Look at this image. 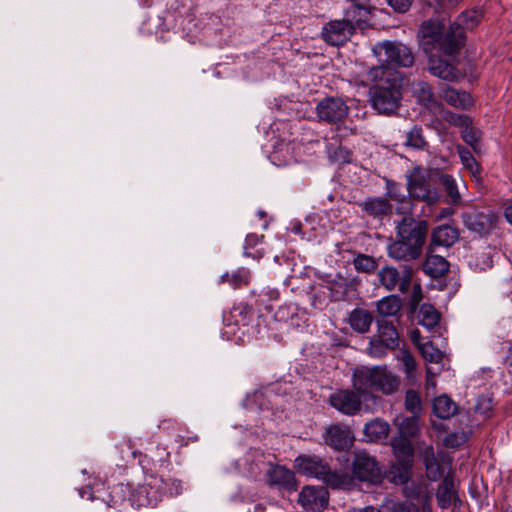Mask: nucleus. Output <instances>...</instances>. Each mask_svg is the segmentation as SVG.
<instances>
[{
  "mask_svg": "<svg viewBox=\"0 0 512 512\" xmlns=\"http://www.w3.org/2000/svg\"><path fill=\"white\" fill-rule=\"evenodd\" d=\"M355 82L363 87L371 85L369 102L378 113L391 115L398 109L402 92L395 71L383 64L373 66L357 77Z\"/></svg>",
  "mask_w": 512,
  "mask_h": 512,
  "instance_id": "1",
  "label": "nucleus"
},
{
  "mask_svg": "<svg viewBox=\"0 0 512 512\" xmlns=\"http://www.w3.org/2000/svg\"><path fill=\"white\" fill-rule=\"evenodd\" d=\"M182 491L181 482L172 477L147 474L143 482L132 489L129 500L132 506L156 507L165 497L177 496Z\"/></svg>",
  "mask_w": 512,
  "mask_h": 512,
  "instance_id": "2",
  "label": "nucleus"
},
{
  "mask_svg": "<svg viewBox=\"0 0 512 512\" xmlns=\"http://www.w3.org/2000/svg\"><path fill=\"white\" fill-rule=\"evenodd\" d=\"M295 468L298 473L316 478L332 488H342L349 482L346 475L332 471L319 456L299 455L295 459Z\"/></svg>",
  "mask_w": 512,
  "mask_h": 512,
  "instance_id": "3",
  "label": "nucleus"
},
{
  "mask_svg": "<svg viewBox=\"0 0 512 512\" xmlns=\"http://www.w3.org/2000/svg\"><path fill=\"white\" fill-rule=\"evenodd\" d=\"M448 36L449 30L444 34L439 22L428 20L419 29V45L426 54L441 52L445 56H452L458 51H448Z\"/></svg>",
  "mask_w": 512,
  "mask_h": 512,
  "instance_id": "4",
  "label": "nucleus"
},
{
  "mask_svg": "<svg viewBox=\"0 0 512 512\" xmlns=\"http://www.w3.org/2000/svg\"><path fill=\"white\" fill-rule=\"evenodd\" d=\"M484 17L482 8L474 7L459 14L449 27L448 51H459L465 42V31L476 28Z\"/></svg>",
  "mask_w": 512,
  "mask_h": 512,
  "instance_id": "5",
  "label": "nucleus"
},
{
  "mask_svg": "<svg viewBox=\"0 0 512 512\" xmlns=\"http://www.w3.org/2000/svg\"><path fill=\"white\" fill-rule=\"evenodd\" d=\"M373 53L378 61L389 66L411 67L414 63V55L410 48L398 41H384L373 47Z\"/></svg>",
  "mask_w": 512,
  "mask_h": 512,
  "instance_id": "6",
  "label": "nucleus"
},
{
  "mask_svg": "<svg viewBox=\"0 0 512 512\" xmlns=\"http://www.w3.org/2000/svg\"><path fill=\"white\" fill-rule=\"evenodd\" d=\"M409 198L421 200L427 205H434L440 200V194L430 181L429 176L420 167H415L407 177Z\"/></svg>",
  "mask_w": 512,
  "mask_h": 512,
  "instance_id": "7",
  "label": "nucleus"
},
{
  "mask_svg": "<svg viewBox=\"0 0 512 512\" xmlns=\"http://www.w3.org/2000/svg\"><path fill=\"white\" fill-rule=\"evenodd\" d=\"M461 219L468 231L478 236H485L496 228L499 216L490 209H471L462 212Z\"/></svg>",
  "mask_w": 512,
  "mask_h": 512,
  "instance_id": "8",
  "label": "nucleus"
},
{
  "mask_svg": "<svg viewBox=\"0 0 512 512\" xmlns=\"http://www.w3.org/2000/svg\"><path fill=\"white\" fill-rule=\"evenodd\" d=\"M352 472L359 481L368 482L373 485L381 484L385 477V472L375 457L366 452L355 454Z\"/></svg>",
  "mask_w": 512,
  "mask_h": 512,
  "instance_id": "9",
  "label": "nucleus"
},
{
  "mask_svg": "<svg viewBox=\"0 0 512 512\" xmlns=\"http://www.w3.org/2000/svg\"><path fill=\"white\" fill-rule=\"evenodd\" d=\"M427 233L425 221H416L411 216H405L397 225V235L408 246L413 247L421 254Z\"/></svg>",
  "mask_w": 512,
  "mask_h": 512,
  "instance_id": "10",
  "label": "nucleus"
},
{
  "mask_svg": "<svg viewBox=\"0 0 512 512\" xmlns=\"http://www.w3.org/2000/svg\"><path fill=\"white\" fill-rule=\"evenodd\" d=\"M377 366H361L355 368L352 375L353 388L361 394L365 401H372L377 406L380 398L372 393L375 391Z\"/></svg>",
  "mask_w": 512,
  "mask_h": 512,
  "instance_id": "11",
  "label": "nucleus"
},
{
  "mask_svg": "<svg viewBox=\"0 0 512 512\" xmlns=\"http://www.w3.org/2000/svg\"><path fill=\"white\" fill-rule=\"evenodd\" d=\"M349 108L345 101L339 97H326L316 106L319 120L329 124H338L348 115Z\"/></svg>",
  "mask_w": 512,
  "mask_h": 512,
  "instance_id": "12",
  "label": "nucleus"
},
{
  "mask_svg": "<svg viewBox=\"0 0 512 512\" xmlns=\"http://www.w3.org/2000/svg\"><path fill=\"white\" fill-rule=\"evenodd\" d=\"M355 33L353 26L343 19H335L326 23L321 30L322 39L331 46L345 44Z\"/></svg>",
  "mask_w": 512,
  "mask_h": 512,
  "instance_id": "13",
  "label": "nucleus"
},
{
  "mask_svg": "<svg viewBox=\"0 0 512 512\" xmlns=\"http://www.w3.org/2000/svg\"><path fill=\"white\" fill-rule=\"evenodd\" d=\"M329 404L340 413L352 416L361 410V394L352 390H337L329 396Z\"/></svg>",
  "mask_w": 512,
  "mask_h": 512,
  "instance_id": "14",
  "label": "nucleus"
},
{
  "mask_svg": "<svg viewBox=\"0 0 512 512\" xmlns=\"http://www.w3.org/2000/svg\"><path fill=\"white\" fill-rule=\"evenodd\" d=\"M379 280L389 291L398 288L401 293H406L411 284V271L404 269L402 273H400L394 267H384L379 272Z\"/></svg>",
  "mask_w": 512,
  "mask_h": 512,
  "instance_id": "15",
  "label": "nucleus"
},
{
  "mask_svg": "<svg viewBox=\"0 0 512 512\" xmlns=\"http://www.w3.org/2000/svg\"><path fill=\"white\" fill-rule=\"evenodd\" d=\"M298 502L306 511H321L328 505V492L323 487L305 486Z\"/></svg>",
  "mask_w": 512,
  "mask_h": 512,
  "instance_id": "16",
  "label": "nucleus"
},
{
  "mask_svg": "<svg viewBox=\"0 0 512 512\" xmlns=\"http://www.w3.org/2000/svg\"><path fill=\"white\" fill-rule=\"evenodd\" d=\"M324 441L336 451H343L350 447L354 436L348 426L333 424L329 426L324 434Z\"/></svg>",
  "mask_w": 512,
  "mask_h": 512,
  "instance_id": "17",
  "label": "nucleus"
},
{
  "mask_svg": "<svg viewBox=\"0 0 512 512\" xmlns=\"http://www.w3.org/2000/svg\"><path fill=\"white\" fill-rule=\"evenodd\" d=\"M266 482L279 490L295 491L296 480L294 473L281 465H271L266 472Z\"/></svg>",
  "mask_w": 512,
  "mask_h": 512,
  "instance_id": "18",
  "label": "nucleus"
},
{
  "mask_svg": "<svg viewBox=\"0 0 512 512\" xmlns=\"http://www.w3.org/2000/svg\"><path fill=\"white\" fill-rule=\"evenodd\" d=\"M439 52L427 54L429 57V72L443 80L453 81L458 78L457 69L447 60L443 59Z\"/></svg>",
  "mask_w": 512,
  "mask_h": 512,
  "instance_id": "19",
  "label": "nucleus"
},
{
  "mask_svg": "<svg viewBox=\"0 0 512 512\" xmlns=\"http://www.w3.org/2000/svg\"><path fill=\"white\" fill-rule=\"evenodd\" d=\"M400 386L399 377L394 374L386 365H377L375 391L384 395L396 393Z\"/></svg>",
  "mask_w": 512,
  "mask_h": 512,
  "instance_id": "20",
  "label": "nucleus"
},
{
  "mask_svg": "<svg viewBox=\"0 0 512 512\" xmlns=\"http://www.w3.org/2000/svg\"><path fill=\"white\" fill-rule=\"evenodd\" d=\"M413 94L426 109L432 112L441 110L442 104L436 100L432 88L427 82L419 81L413 84Z\"/></svg>",
  "mask_w": 512,
  "mask_h": 512,
  "instance_id": "21",
  "label": "nucleus"
},
{
  "mask_svg": "<svg viewBox=\"0 0 512 512\" xmlns=\"http://www.w3.org/2000/svg\"><path fill=\"white\" fill-rule=\"evenodd\" d=\"M442 98L448 105L456 109L467 110L474 104V100L468 92L452 87H447L443 90Z\"/></svg>",
  "mask_w": 512,
  "mask_h": 512,
  "instance_id": "22",
  "label": "nucleus"
},
{
  "mask_svg": "<svg viewBox=\"0 0 512 512\" xmlns=\"http://www.w3.org/2000/svg\"><path fill=\"white\" fill-rule=\"evenodd\" d=\"M438 506L447 509L453 502L458 500L457 492L454 487V480L451 475H446L438 486L436 492Z\"/></svg>",
  "mask_w": 512,
  "mask_h": 512,
  "instance_id": "23",
  "label": "nucleus"
},
{
  "mask_svg": "<svg viewBox=\"0 0 512 512\" xmlns=\"http://www.w3.org/2000/svg\"><path fill=\"white\" fill-rule=\"evenodd\" d=\"M386 190L387 195L399 204L396 208L398 213L407 214L411 211V199L405 194L403 187L399 183L387 179Z\"/></svg>",
  "mask_w": 512,
  "mask_h": 512,
  "instance_id": "24",
  "label": "nucleus"
},
{
  "mask_svg": "<svg viewBox=\"0 0 512 512\" xmlns=\"http://www.w3.org/2000/svg\"><path fill=\"white\" fill-rule=\"evenodd\" d=\"M458 238V230L448 224L437 226L431 235L432 244L442 247L452 246Z\"/></svg>",
  "mask_w": 512,
  "mask_h": 512,
  "instance_id": "25",
  "label": "nucleus"
},
{
  "mask_svg": "<svg viewBox=\"0 0 512 512\" xmlns=\"http://www.w3.org/2000/svg\"><path fill=\"white\" fill-rule=\"evenodd\" d=\"M363 431L368 441L380 442L387 439L390 432V426L385 420L375 418L365 424Z\"/></svg>",
  "mask_w": 512,
  "mask_h": 512,
  "instance_id": "26",
  "label": "nucleus"
},
{
  "mask_svg": "<svg viewBox=\"0 0 512 512\" xmlns=\"http://www.w3.org/2000/svg\"><path fill=\"white\" fill-rule=\"evenodd\" d=\"M369 16V7L362 4H352L344 11L343 18L350 26H353V29L356 31L357 28H361L363 24L368 22Z\"/></svg>",
  "mask_w": 512,
  "mask_h": 512,
  "instance_id": "27",
  "label": "nucleus"
},
{
  "mask_svg": "<svg viewBox=\"0 0 512 512\" xmlns=\"http://www.w3.org/2000/svg\"><path fill=\"white\" fill-rule=\"evenodd\" d=\"M391 447L398 462L413 463V445L408 437L395 436L391 439Z\"/></svg>",
  "mask_w": 512,
  "mask_h": 512,
  "instance_id": "28",
  "label": "nucleus"
},
{
  "mask_svg": "<svg viewBox=\"0 0 512 512\" xmlns=\"http://www.w3.org/2000/svg\"><path fill=\"white\" fill-rule=\"evenodd\" d=\"M420 457L425 466L427 478L431 481H437L441 477V466L435 456L434 448L427 446L421 452Z\"/></svg>",
  "mask_w": 512,
  "mask_h": 512,
  "instance_id": "29",
  "label": "nucleus"
},
{
  "mask_svg": "<svg viewBox=\"0 0 512 512\" xmlns=\"http://www.w3.org/2000/svg\"><path fill=\"white\" fill-rule=\"evenodd\" d=\"M376 338L384 343L386 347H390L391 350H394L399 346L398 332L393 324L387 320L378 321V331Z\"/></svg>",
  "mask_w": 512,
  "mask_h": 512,
  "instance_id": "30",
  "label": "nucleus"
},
{
  "mask_svg": "<svg viewBox=\"0 0 512 512\" xmlns=\"http://www.w3.org/2000/svg\"><path fill=\"white\" fill-rule=\"evenodd\" d=\"M393 423L398 428L400 436L415 437L420 429L419 416L413 414L411 416L400 414L395 417Z\"/></svg>",
  "mask_w": 512,
  "mask_h": 512,
  "instance_id": "31",
  "label": "nucleus"
},
{
  "mask_svg": "<svg viewBox=\"0 0 512 512\" xmlns=\"http://www.w3.org/2000/svg\"><path fill=\"white\" fill-rule=\"evenodd\" d=\"M448 269V261L440 255H427L423 264V271L432 278L441 277L448 271Z\"/></svg>",
  "mask_w": 512,
  "mask_h": 512,
  "instance_id": "32",
  "label": "nucleus"
},
{
  "mask_svg": "<svg viewBox=\"0 0 512 512\" xmlns=\"http://www.w3.org/2000/svg\"><path fill=\"white\" fill-rule=\"evenodd\" d=\"M362 211L373 217L384 216L391 211V205L387 199L382 197L368 198L359 204Z\"/></svg>",
  "mask_w": 512,
  "mask_h": 512,
  "instance_id": "33",
  "label": "nucleus"
},
{
  "mask_svg": "<svg viewBox=\"0 0 512 512\" xmlns=\"http://www.w3.org/2000/svg\"><path fill=\"white\" fill-rule=\"evenodd\" d=\"M403 491L405 497L418 501L422 504L424 509H427L429 512H431V495L426 485L422 483H411L410 485L407 484Z\"/></svg>",
  "mask_w": 512,
  "mask_h": 512,
  "instance_id": "34",
  "label": "nucleus"
},
{
  "mask_svg": "<svg viewBox=\"0 0 512 512\" xmlns=\"http://www.w3.org/2000/svg\"><path fill=\"white\" fill-rule=\"evenodd\" d=\"M372 322V314L365 309L356 308L349 315V324L351 328L358 333L369 331Z\"/></svg>",
  "mask_w": 512,
  "mask_h": 512,
  "instance_id": "35",
  "label": "nucleus"
},
{
  "mask_svg": "<svg viewBox=\"0 0 512 512\" xmlns=\"http://www.w3.org/2000/svg\"><path fill=\"white\" fill-rule=\"evenodd\" d=\"M418 322L428 331L438 327L440 322L439 312L431 304L424 303L420 306L417 313Z\"/></svg>",
  "mask_w": 512,
  "mask_h": 512,
  "instance_id": "36",
  "label": "nucleus"
},
{
  "mask_svg": "<svg viewBox=\"0 0 512 512\" xmlns=\"http://www.w3.org/2000/svg\"><path fill=\"white\" fill-rule=\"evenodd\" d=\"M388 255L396 260H413L420 256L413 247L408 246L399 237L388 246Z\"/></svg>",
  "mask_w": 512,
  "mask_h": 512,
  "instance_id": "37",
  "label": "nucleus"
},
{
  "mask_svg": "<svg viewBox=\"0 0 512 512\" xmlns=\"http://www.w3.org/2000/svg\"><path fill=\"white\" fill-rule=\"evenodd\" d=\"M323 282L327 289L331 292V297L333 299H339L343 297L347 291L348 280L342 274H327Z\"/></svg>",
  "mask_w": 512,
  "mask_h": 512,
  "instance_id": "38",
  "label": "nucleus"
},
{
  "mask_svg": "<svg viewBox=\"0 0 512 512\" xmlns=\"http://www.w3.org/2000/svg\"><path fill=\"white\" fill-rule=\"evenodd\" d=\"M457 412L456 403L446 395L436 397L433 401V413L440 419H448Z\"/></svg>",
  "mask_w": 512,
  "mask_h": 512,
  "instance_id": "39",
  "label": "nucleus"
},
{
  "mask_svg": "<svg viewBox=\"0 0 512 512\" xmlns=\"http://www.w3.org/2000/svg\"><path fill=\"white\" fill-rule=\"evenodd\" d=\"M411 462H398L389 471L390 482L395 485H407L411 475Z\"/></svg>",
  "mask_w": 512,
  "mask_h": 512,
  "instance_id": "40",
  "label": "nucleus"
},
{
  "mask_svg": "<svg viewBox=\"0 0 512 512\" xmlns=\"http://www.w3.org/2000/svg\"><path fill=\"white\" fill-rule=\"evenodd\" d=\"M250 271L245 268H239L230 273H225L221 276V283H228L232 288L237 289L242 286L248 285L250 281Z\"/></svg>",
  "mask_w": 512,
  "mask_h": 512,
  "instance_id": "41",
  "label": "nucleus"
},
{
  "mask_svg": "<svg viewBox=\"0 0 512 512\" xmlns=\"http://www.w3.org/2000/svg\"><path fill=\"white\" fill-rule=\"evenodd\" d=\"M404 145L415 150H425L428 147V142L425 139L423 129L417 125L413 126L406 133Z\"/></svg>",
  "mask_w": 512,
  "mask_h": 512,
  "instance_id": "42",
  "label": "nucleus"
},
{
  "mask_svg": "<svg viewBox=\"0 0 512 512\" xmlns=\"http://www.w3.org/2000/svg\"><path fill=\"white\" fill-rule=\"evenodd\" d=\"M400 308V299L394 295L383 297L377 302V311L384 317L395 316Z\"/></svg>",
  "mask_w": 512,
  "mask_h": 512,
  "instance_id": "43",
  "label": "nucleus"
},
{
  "mask_svg": "<svg viewBox=\"0 0 512 512\" xmlns=\"http://www.w3.org/2000/svg\"><path fill=\"white\" fill-rule=\"evenodd\" d=\"M457 153L464 168L469 170L473 176L480 174L479 164L469 149L462 145L456 146Z\"/></svg>",
  "mask_w": 512,
  "mask_h": 512,
  "instance_id": "44",
  "label": "nucleus"
},
{
  "mask_svg": "<svg viewBox=\"0 0 512 512\" xmlns=\"http://www.w3.org/2000/svg\"><path fill=\"white\" fill-rule=\"evenodd\" d=\"M264 236L250 233L246 236L244 242V256L252 259H260L263 256V252L259 249H254L259 243L262 242Z\"/></svg>",
  "mask_w": 512,
  "mask_h": 512,
  "instance_id": "45",
  "label": "nucleus"
},
{
  "mask_svg": "<svg viewBox=\"0 0 512 512\" xmlns=\"http://www.w3.org/2000/svg\"><path fill=\"white\" fill-rule=\"evenodd\" d=\"M461 138L475 152L480 150L481 131L473 127V122L462 129Z\"/></svg>",
  "mask_w": 512,
  "mask_h": 512,
  "instance_id": "46",
  "label": "nucleus"
},
{
  "mask_svg": "<svg viewBox=\"0 0 512 512\" xmlns=\"http://www.w3.org/2000/svg\"><path fill=\"white\" fill-rule=\"evenodd\" d=\"M440 183L444 187L447 196L450 198L452 204H458L461 201L460 193L458 192L457 184L455 179L448 174H442L440 176Z\"/></svg>",
  "mask_w": 512,
  "mask_h": 512,
  "instance_id": "47",
  "label": "nucleus"
},
{
  "mask_svg": "<svg viewBox=\"0 0 512 512\" xmlns=\"http://www.w3.org/2000/svg\"><path fill=\"white\" fill-rule=\"evenodd\" d=\"M419 351L423 358L430 363H440L443 359V353L433 345L431 341L419 344Z\"/></svg>",
  "mask_w": 512,
  "mask_h": 512,
  "instance_id": "48",
  "label": "nucleus"
},
{
  "mask_svg": "<svg viewBox=\"0 0 512 512\" xmlns=\"http://www.w3.org/2000/svg\"><path fill=\"white\" fill-rule=\"evenodd\" d=\"M405 409L413 415L420 416L422 413L421 397L415 390H407L405 394Z\"/></svg>",
  "mask_w": 512,
  "mask_h": 512,
  "instance_id": "49",
  "label": "nucleus"
},
{
  "mask_svg": "<svg viewBox=\"0 0 512 512\" xmlns=\"http://www.w3.org/2000/svg\"><path fill=\"white\" fill-rule=\"evenodd\" d=\"M442 113L443 119L447 121L449 124L460 127L463 129L469 123H472V118L468 115L454 113L450 110H444L443 107L439 111Z\"/></svg>",
  "mask_w": 512,
  "mask_h": 512,
  "instance_id": "50",
  "label": "nucleus"
},
{
  "mask_svg": "<svg viewBox=\"0 0 512 512\" xmlns=\"http://www.w3.org/2000/svg\"><path fill=\"white\" fill-rule=\"evenodd\" d=\"M354 267L359 272H372L376 263L371 256L359 254L353 261Z\"/></svg>",
  "mask_w": 512,
  "mask_h": 512,
  "instance_id": "51",
  "label": "nucleus"
},
{
  "mask_svg": "<svg viewBox=\"0 0 512 512\" xmlns=\"http://www.w3.org/2000/svg\"><path fill=\"white\" fill-rule=\"evenodd\" d=\"M468 440V434L464 431L452 432L448 434L443 443L447 448H457Z\"/></svg>",
  "mask_w": 512,
  "mask_h": 512,
  "instance_id": "52",
  "label": "nucleus"
},
{
  "mask_svg": "<svg viewBox=\"0 0 512 512\" xmlns=\"http://www.w3.org/2000/svg\"><path fill=\"white\" fill-rule=\"evenodd\" d=\"M388 350H391L390 347H386V345L376 337L370 339L369 346L367 347L368 354L375 358H382L387 354Z\"/></svg>",
  "mask_w": 512,
  "mask_h": 512,
  "instance_id": "53",
  "label": "nucleus"
},
{
  "mask_svg": "<svg viewBox=\"0 0 512 512\" xmlns=\"http://www.w3.org/2000/svg\"><path fill=\"white\" fill-rule=\"evenodd\" d=\"M391 512H419L418 507L409 501H400L393 503Z\"/></svg>",
  "mask_w": 512,
  "mask_h": 512,
  "instance_id": "54",
  "label": "nucleus"
},
{
  "mask_svg": "<svg viewBox=\"0 0 512 512\" xmlns=\"http://www.w3.org/2000/svg\"><path fill=\"white\" fill-rule=\"evenodd\" d=\"M401 361L404 366L405 373L410 376L416 369V363L412 355L408 351H403Z\"/></svg>",
  "mask_w": 512,
  "mask_h": 512,
  "instance_id": "55",
  "label": "nucleus"
},
{
  "mask_svg": "<svg viewBox=\"0 0 512 512\" xmlns=\"http://www.w3.org/2000/svg\"><path fill=\"white\" fill-rule=\"evenodd\" d=\"M388 4L391 6V8L398 12V13H405L407 12L411 5L413 0H387Z\"/></svg>",
  "mask_w": 512,
  "mask_h": 512,
  "instance_id": "56",
  "label": "nucleus"
},
{
  "mask_svg": "<svg viewBox=\"0 0 512 512\" xmlns=\"http://www.w3.org/2000/svg\"><path fill=\"white\" fill-rule=\"evenodd\" d=\"M426 389L427 390H430V389H435L436 387V380H435V377H436V374L437 373H434L432 371V369L430 367L427 368L426 370Z\"/></svg>",
  "mask_w": 512,
  "mask_h": 512,
  "instance_id": "57",
  "label": "nucleus"
},
{
  "mask_svg": "<svg viewBox=\"0 0 512 512\" xmlns=\"http://www.w3.org/2000/svg\"><path fill=\"white\" fill-rule=\"evenodd\" d=\"M422 289H421V285L420 284H415L413 286V292H412V295H411V303L413 305H417L421 298H422Z\"/></svg>",
  "mask_w": 512,
  "mask_h": 512,
  "instance_id": "58",
  "label": "nucleus"
},
{
  "mask_svg": "<svg viewBox=\"0 0 512 512\" xmlns=\"http://www.w3.org/2000/svg\"><path fill=\"white\" fill-rule=\"evenodd\" d=\"M454 214V209L451 207H444L440 210V212L436 215V220L449 218Z\"/></svg>",
  "mask_w": 512,
  "mask_h": 512,
  "instance_id": "59",
  "label": "nucleus"
},
{
  "mask_svg": "<svg viewBox=\"0 0 512 512\" xmlns=\"http://www.w3.org/2000/svg\"><path fill=\"white\" fill-rule=\"evenodd\" d=\"M504 216L506 221L512 226V203L508 204L504 210Z\"/></svg>",
  "mask_w": 512,
  "mask_h": 512,
  "instance_id": "60",
  "label": "nucleus"
},
{
  "mask_svg": "<svg viewBox=\"0 0 512 512\" xmlns=\"http://www.w3.org/2000/svg\"><path fill=\"white\" fill-rule=\"evenodd\" d=\"M411 339L413 341V343L419 348V344H423V342L421 341V335H420V332L418 330H415L412 332L411 334Z\"/></svg>",
  "mask_w": 512,
  "mask_h": 512,
  "instance_id": "61",
  "label": "nucleus"
},
{
  "mask_svg": "<svg viewBox=\"0 0 512 512\" xmlns=\"http://www.w3.org/2000/svg\"><path fill=\"white\" fill-rule=\"evenodd\" d=\"M126 445L128 447V449L131 450V454H132V457L135 459L138 455H141V452L138 451V450H135L134 449V446H133V441L131 439H128L126 441Z\"/></svg>",
  "mask_w": 512,
  "mask_h": 512,
  "instance_id": "62",
  "label": "nucleus"
},
{
  "mask_svg": "<svg viewBox=\"0 0 512 512\" xmlns=\"http://www.w3.org/2000/svg\"><path fill=\"white\" fill-rule=\"evenodd\" d=\"M173 423H174L173 420H163V421L160 422L159 428L166 429V428H168Z\"/></svg>",
  "mask_w": 512,
  "mask_h": 512,
  "instance_id": "63",
  "label": "nucleus"
},
{
  "mask_svg": "<svg viewBox=\"0 0 512 512\" xmlns=\"http://www.w3.org/2000/svg\"><path fill=\"white\" fill-rule=\"evenodd\" d=\"M358 512H381V511L373 506H367V507H364L363 509L359 510Z\"/></svg>",
  "mask_w": 512,
  "mask_h": 512,
  "instance_id": "64",
  "label": "nucleus"
}]
</instances>
